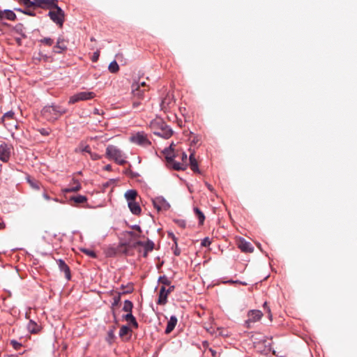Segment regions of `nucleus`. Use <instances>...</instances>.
<instances>
[{
    "mask_svg": "<svg viewBox=\"0 0 357 357\" xmlns=\"http://www.w3.org/2000/svg\"><path fill=\"white\" fill-rule=\"evenodd\" d=\"M14 116V112L12 111H9L4 114L3 116L9 119H12Z\"/></svg>",
    "mask_w": 357,
    "mask_h": 357,
    "instance_id": "obj_50",
    "label": "nucleus"
},
{
    "mask_svg": "<svg viewBox=\"0 0 357 357\" xmlns=\"http://www.w3.org/2000/svg\"><path fill=\"white\" fill-rule=\"evenodd\" d=\"M22 13H24L30 16H35V13L29 10H24V11H22Z\"/></svg>",
    "mask_w": 357,
    "mask_h": 357,
    "instance_id": "obj_51",
    "label": "nucleus"
},
{
    "mask_svg": "<svg viewBox=\"0 0 357 357\" xmlns=\"http://www.w3.org/2000/svg\"><path fill=\"white\" fill-rule=\"evenodd\" d=\"M105 156L119 165H123L127 162L126 154L114 145L109 144L107 146Z\"/></svg>",
    "mask_w": 357,
    "mask_h": 357,
    "instance_id": "obj_3",
    "label": "nucleus"
},
{
    "mask_svg": "<svg viewBox=\"0 0 357 357\" xmlns=\"http://www.w3.org/2000/svg\"><path fill=\"white\" fill-rule=\"evenodd\" d=\"M153 204L158 211H167L170 208L169 204L162 197H157L153 199Z\"/></svg>",
    "mask_w": 357,
    "mask_h": 357,
    "instance_id": "obj_8",
    "label": "nucleus"
},
{
    "mask_svg": "<svg viewBox=\"0 0 357 357\" xmlns=\"http://www.w3.org/2000/svg\"><path fill=\"white\" fill-rule=\"evenodd\" d=\"M209 351H211V354H212L213 357H216V351H214V350H213V349H209Z\"/></svg>",
    "mask_w": 357,
    "mask_h": 357,
    "instance_id": "obj_60",
    "label": "nucleus"
},
{
    "mask_svg": "<svg viewBox=\"0 0 357 357\" xmlns=\"http://www.w3.org/2000/svg\"><path fill=\"white\" fill-rule=\"evenodd\" d=\"M123 318L126 321H128L134 328H138V323L135 317L133 316L132 313H127L126 314L123 316Z\"/></svg>",
    "mask_w": 357,
    "mask_h": 357,
    "instance_id": "obj_23",
    "label": "nucleus"
},
{
    "mask_svg": "<svg viewBox=\"0 0 357 357\" xmlns=\"http://www.w3.org/2000/svg\"><path fill=\"white\" fill-rule=\"evenodd\" d=\"M132 308H133V303L129 300H126L124 301L123 310L128 313H132Z\"/></svg>",
    "mask_w": 357,
    "mask_h": 357,
    "instance_id": "obj_27",
    "label": "nucleus"
},
{
    "mask_svg": "<svg viewBox=\"0 0 357 357\" xmlns=\"http://www.w3.org/2000/svg\"><path fill=\"white\" fill-rule=\"evenodd\" d=\"M81 250L82 252H84V254H86V255H88L92 258H96V257H97L96 253L92 250L83 248Z\"/></svg>",
    "mask_w": 357,
    "mask_h": 357,
    "instance_id": "obj_36",
    "label": "nucleus"
},
{
    "mask_svg": "<svg viewBox=\"0 0 357 357\" xmlns=\"http://www.w3.org/2000/svg\"><path fill=\"white\" fill-rule=\"evenodd\" d=\"M80 188H81V185L79 183H77L76 184V185L74 187H69V188L64 189L63 192H77V191L79 190Z\"/></svg>",
    "mask_w": 357,
    "mask_h": 357,
    "instance_id": "obj_35",
    "label": "nucleus"
},
{
    "mask_svg": "<svg viewBox=\"0 0 357 357\" xmlns=\"http://www.w3.org/2000/svg\"><path fill=\"white\" fill-rule=\"evenodd\" d=\"M131 332L130 328L128 326H122L119 330V336L123 337Z\"/></svg>",
    "mask_w": 357,
    "mask_h": 357,
    "instance_id": "obj_32",
    "label": "nucleus"
},
{
    "mask_svg": "<svg viewBox=\"0 0 357 357\" xmlns=\"http://www.w3.org/2000/svg\"><path fill=\"white\" fill-rule=\"evenodd\" d=\"M194 213L197 218L199 220V224L202 225L205 220V215L203 212L197 207L194 208Z\"/></svg>",
    "mask_w": 357,
    "mask_h": 357,
    "instance_id": "obj_26",
    "label": "nucleus"
},
{
    "mask_svg": "<svg viewBox=\"0 0 357 357\" xmlns=\"http://www.w3.org/2000/svg\"><path fill=\"white\" fill-rule=\"evenodd\" d=\"M211 241L208 237L204 238L201 243L202 246L203 247H208L211 245Z\"/></svg>",
    "mask_w": 357,
    "mask_h": 357,
    "instance_id": "obj_40",
    "label": "nucleus"
},
{
    "mask_svg": "<svg viewBox=\"0 0 357 357\" xmlns=\"http://www.w3.org/2000/svg\"><path fill=\"white\" fill-rule=\"evenodd\" d=\"M189 160L192 171H193L194 172H199L198 163L197 162L194 153H190L189 156Z\"/></svg>",
    "mask_w": 357,
    "mask_h": 357,
    "instance_id": "obj_24",
    "label": "nucleus"
},
{
    "mask_svg": "<svg viewBox=\"0 0 357 357\" xmlns=\"http://www.w3.org/2000/svg\"><path fill=\"white\" fill-rule=\"evenodd\" d=\"M164 153L165 154V158L168 163L171 164L174 161V158L175 156L171 150L165 149Z\"/></svg>",
    "mask_w": 357,
    "mask_h": 357,
    "instance_id": "obj_30",
    "label": "nucleus"
},
{
    "mask_svg": "<svg viewBox=\"0 0 357 357\" xmlns=\"http://www.w3.org/2000/svg\"><path fill=\"white\" fill-rule=\"evenodd\" d=\"M263 314L260 310H252L248 312V318L250 319L253 323H255L261 319Z\"/></svg>",
    "mask_w": 357,
    "mask_h": 357,
    "instance_id": "obj_16",
    "label": "nucleus"
},
{
    "mask_svg": "<svg viewBox=\"0 0 357 357\" xmlns=\"http://www.w3.org/2000/svg\"><path fill=\"white\" fill-rule=\"evenodd\" d=\"M188 158V155L185 153H182V160H186Z\"/></svg>",
    "mask_w": 357,
    "mask_h": 357,
    "instance_id": "obj_61",
    "label": "nucleus"
},
{
    "mask_svg": "<svg viewBox=\"0 0 357 357\" xmlns=\"http://www.w3.org/2000/svg\"><path fill=\"white\" fill-rule=\"evenodd\" d=\"M20 3H22L27 8H30L31 6L36 7V1L37 0H18Z\"/></svg>",
    "mask_w": 357,
    "mask_h": 357,
    "instance_id": "obj_31",
    "label": "nucleus"
},
{
    "mask_svg": "<svg viewBox=\"0 0 357 357\" xmlns=\"http://www.w3.org/2000/svg\"><path fill=\"white\" fill-rule=\"evenodd\" d=\"M168 236L172 239L174 241V245H178L177 243V238L175 236V235L172 232L168 233Z\"/></svg>",
    "mask_w": 357,
    "mask_h": 357,
    "instance_id": "obj_44",
    "label": "nucleus"
},
{
    "mask_svg": "<svg viewBox=\"0 0 357 357\" xmlns=\"http://www.w3.org/2000/svg\"><path fill=\"white\" fill-rule=\"evenodd\" d=\"M140 85V89H146V83L145 82H139Z\"/></svg>",
    "mask_w": 357,
    "mask_h": 357,
    "instance_id": "obj_58",
    "label": "nucleus"
},
{
    "mask_svg": "<svg viewBox=\"0 0 357 357\" xmlns=\"http://www.w3.org/2000/svg\"><path fill=\"white\" fill-rule=\"evenodd\" d=\"M150 128L154 135L164 139H169L173 135L172 129L161 119H156L151 121Z\"/></svg>",
    "mask_w": 357,
    "mask_h": 357,
    "instance_id": "obj_1",
    "label": "nucleus"
},
{
    "mask_svg": "<svg viewBox=\"0 0 357 357\" xmlns=\"http://www.w3.org/2000/svg\"><path fill=\"white\" fill-rule=\"evenodd\" d=\"M0 19L1 20L6 19L8 20L14 21L16 20V15L11 10H8V9L0 10Z\"/></svg>",
    "mask_w": 357,
    "mask_h": 357,
    "instance_id": "obj_14",
    "label": "nucleus"
},
{
    "mask_svg": "<svg viewBox=\"0 0 357 357\" xmlns=\"http://www.w3.org/2000/svg\"><path fill=\"white\" fill-rule=\"evenodd\" d=\"M96 96L95 93L92 91H81L72 96L68 101L69 104H74L79 101L91 100Z\"/></svg>",
    "mask_w": 357,
    "mask_h": 357,
    "instance_id": "obj_6",
    "label": "nucleus"
},
{
    "mask_svg": "<svg viewBox=\"0 0 357 357\" xmlns=\"http://www.w3.org/2000/svg\"><path fill=\"white\" fill-rule=\"evenodd\" d=\"M27 329L31 333H37L40 330V326L33 320H30L27 324Z\"/></svg>",
    "mask_w": 357,
    "mask_h": 357,
    "instance_id": "obj_22",
    "label": "nucleus"
},
{
    "mask_svg": "<svg viewBox=\"0 0 357 357\" xmlns=\"http://www.w3.org/2000/svg\"><path fill=\"white\" fill-rule=\"evenodd\" d=\"M131 227H132V229H135V230L137 231L139 233H141V232H142L141 227H140V226H139V225H132Z\"/></svg>",
    "mask_w": 357,
    "mask_h": 357,
    "instance_id": "obj_53",
    "label": "nucleus"
},
{
    "mask_svg": "<svg viewBox=\"0 0 357 357\" xmlns=\"http://www.w3.org/2000/svg\"><path fill=\"white\" fill-rule=\"evenodd\" d=\"M67 109L59 105H47L41 111L42 115L49 121L57 120Z\"/></svg>",
    "mask_w": 357,
    "mask_h": 357,
    "instance_id": "obj_2",
    "label": "nucleus"
},
{
    "mask_svg": "<svg viewBox=\"0 0 357 357\" xmlns=\"http://www.w3.org/2000/svg\"><path fill=\"white\" fill-rule=\"evenodd\" d=\"M128 287H130V285L125 286V285L122 284V285L121 286V288L122 289H124L128 290Z\"/></svg>",
    "mask_w": 357,
    "mask_h": 357,
    "instance_id": "obj_63",
    "label": "nucleus"
},
{
    "mask_svg": "<svg viewBox=\"0 0 357 357\" xmlns=\"http://www.w3.org/2000/svg\"><path fill=\"white\" fill-rule=\"evenodd\" d=\"M124 197L128 202L135 201L137 197V192L135 190H128L126 192Z\"/></svg>",
    "mask_w": 357,
    "mask_h": 357,
    "instance_id": "obj_21",
    "label": "nucleus"
},
{
    "mask_svg": "<svg viewBox=\"0 0 357 357\" xmlns=\"http://www.w3.org/2000/svg\"><path fill=\"white\" fill-rule=\"evenodd\" d=\"M114 338V334L113 330H109L107 332V340H111Z\"/></svg>",
    "mask_w": 357,
    "mask_h": 357,
    "instance_id": "obj_48",
    "label": "nucleus"
},
{
    "mask_svg": "<svg viewBox=\"0 0 357 357\" xmlns=\"http://www.w3.org/2000/svg\"><path fill=\"white\" fill-rule=\"evenodd\" d=\"M99 56H100V50H97L96 51L93 56H91V61L95 63V62H97L98 60L99 59Z\"/></svg>",
    "mask_w": 357,
    "mask_h": 357,
    "instance_id": "obj_41",
    "label": "nucleus"
},
{
    "mask_svg": "<svg viewBox=\"0 0 357 357\" xmlns=\"http://www.w3.org/2000/svg\"><path fill=\"white\" fill-rule=\"evenodd\" d=\"M10 344L15 350L20 349L22 346L21 343L18 342L17 340H12L10 341Z\"/></svg>",
    "mask_w": 357,
    "mask_h": 357,
    "instance_id": "obj_39",
    "label": "nucleus"
},
{
    "mask_svg": "<svg viewBox=\"0 0 357 357\" xmlns=\"http://www.w3.org/2000/svg\"><path fill=\"white\" fill-rule=\"evenodd\" d=\"M67 50V46L65 44V39L60 36L57 38L56 44L53 47V52L55 54H62Z\"/></svg>",
    "mask_w": 357,
    "mask_h": 357,
    "instance_id": "obj_11",
    "label": "nucleus"
},
{
    "mask_svg": "<svg viewBox=\"0 0 357 357\" xmlns=\"http://www.w3.org/2000/svg\"><path fill=\"white\" fill-rule=\"evenodd\" d=\"M165 100H162V102H161V107H162V109H165Z\"/></svg>",
    "mask_w": 357,
    "mask_h": 357,
    "instance_id": "obj_64",
    "label": "nucleus"
},
{
    "mask_svg": "<svg viewBox=\"0 0 357 357\" xmlns=\"http://www.w3.org/2000/svg\"><path fill=\"white\" fill-rule=\"evenodd\" d=\"M128 208H129L130 211H131V213L133 215H140V213L142 212V208H141L139 203H137L136 202V200L128 202Z\"/></svg>",
    "mask_w": 357,
    "mask_h": 357,
    "instance_id": "obj_18",
    "label": "nucleus"
},
{
    "mask_svg": "<svg viewBox=\"0 0 357 357\" xmlns=\"http://www.w3.org/2000/svg\"><path fill=\"white\" fill-rule=\"evenodd\" d=\"M108 70L112 73H117L119 70V64L117 63V62L115 60L112 61L109 63V67H108Z\"/></svg>",
    "mask_w": 357,
    "mask_h": 357,
    "instance_id": "obj_28",
    "label": "nucleus"
},
{
    "mask_svg": "<svg viewBox=\"0 0 357 357\" xmlns=\"http://www.w3.org/2000/svg\"><path fill=\"white\" fill-rule=\"evenodd\" d=\"M70 202H73L75 204H82L87 201V198L84 195H77L72 196L69 198Z\"/></svg>",
    "mask_w": 357,
    "mask_h": 357,
    "instance_id": "obj_25",
    "label": "nucleus"
},
{
    "mask_svg": "<svg viewBox=\"0 0 357 357\" xmlns=\"http://www.w3.org/2000/svg\"><path fill=\"white\" fill-rule=\"evenodd\" d=\"M56 264L59 268V270L61 272H63L65 273L66 278L68 280H70V271L69 266L61 259L56 260Z\"/></svg>",
    "mask_w": 357,
    "mask_h": 357,
    "instance_id": "obj_13",
    "label": "nucleus"
},
{
    "mask_svg": "<svg viewBox=\"0 0 357 357\" xmlns=\"http://www.w3.org/2000/svg\"><path fill=\"white\" fill-rule=\"evenodd\" d=\"M177 318L175 315H172L169 319L167 327L165 328V333L169 334L175 328L177 324Z\"/></svg>",
    "mask_w": 357,
    "mask_h": 357,
    "instance_id": "obj_19",
    "label": "nucleus"
},
{
    "mask_svg": "<svg viewBox=\"0 0 357 357\" xmlns=\"http://www.w3.org/2000/svg\"><path fill=\"white\" fill-rule=\"evenodd\" d=\"M169 287L167 289H166V291L167 293V294L169 295L171 292H172L174 289H175V287L174 285H169Z\"/></svg>",
    "mask_w": 357,
    "mask_h": 357,
    "instance_id": "obj_55",
    "label": "nucleus"
},
{
    "mask_svg": "<svg viewBox=\"0 0 357 357\" xmlns=\"http://www.w3.org/2000/svg\"><path fill=\"white\" fill-rule=\"evenodd\" d=\"M158 282L164 285L171 284V281L165 275L160 276L158 278Z\"/></svg>",
    "mask_w": 357,
    "mask_h": 357,
    "instance_id": "obj_37",
    "label": "nucleus"
},
{
    "mask_svg": "<svg viewBox=\"0 0 357 357\" xmlns=\"http://www.w3.org/2000/svg\"><path fill=\"white\" fill-rule=\"evenodd\" d=\"M11 145L5 142L0 143V160L7 162L10 158Z\"/></svg>",
    "mask_w": 357,
    "mask_h": 357,
    "instance_id": "obj_7",
    "label": "nucleus"
},
{
    "mask_svg": "<svg viewBox=\"0 0 357 357\" xmlns=\"http://www.w3.org/2000/svg\"><path fill=\"white\" fill-rule=\"evenodd\" d=\"M136 245L144 247V257H146L148 253L151 252L155 247V243L150 239H148L146 241H139L136 243Z\"/></svg>",
    "mask_w": 357,
    "mask_h": 357,
    "instance_id": "obj_12",
    "label": "nucleus"
},
{
    "mask_svg": "<svg viewBox=\"0 0 357 357\" xmlns=\"http://www.w3.org/2000/svg\"><path fill=\"white\" fill-rule=\"evenodd\" d=\"M15 29L16 32L18 33L19 34H20L22 37H26V36L24 33V27L22 24H21V23L17 24L15 26Z\"/></svg>",
    "mask_w": 357,
    "mask_h": 357,
    "instance_id": "obj_33",
    "label": "nucleus"
},
{
    "mask_svg": "<svg viewBox=\"0 0 357 357\" xmlns=\"http://www.w3.org/2000/svg\"><path fill=\"white\" fill-rule=\"evenodd\" d=\"M55 10H50L48 16L52 22L59 26H62L65 20L64 11L59 6H56Z\"/></svg>",
    "mask_w": 357,
    "mask_h": 357,
    "instance_id": "obj_5",
    "label": "nucleus"
},
{
    "mask_svg": "<svg viewBox=\"0 0 357 357\" xmlns=\"http://www.w3.org/2000/svg\"><path fill=\"white\" fill-rule=\"evenodd\" d=\"M39 42L49 47L52 46L54 43V40L51 38H42L39 40Z\"/></svg>",
    "mask_w": 357,
    "mask_h": 357,
    "instance_id": "obj_34",
    "label": "nucleus"
},
{
    "mask_svg": "<svg viewBox=\"0 0 357 357\" xmlns=\"http://www.w3.org/2000/svg\"><path fill=\"white\" fill-rule=\"evenodd\" d=\"M168 236L172 239L174 241V245H178L177 243V238L175 236V235L172 232L168 233Z\"/></svg>",
    "mask_w": 357,
    "mask_h": 357,
    "instance_id": "obj_45",
    "label": "nucleus"
},
{
    "mask_svg": "<svg viewBox=\"0 0 357 357\" xmlns=\"http://www.w3.org/2000/svg\"><path fill=\"white\" fill-rule=\"evenodd\" d=\"M172 163L173 169L175 170H181V169H185V167H183V165L181 164L180 162L174 161Z\"/></svg>",
    "mask_w": 357,
    "mask_h": 357,
    "instance_id": "obj_38",
    "label": "nucleus"
},
{
    "mask_svg": "<svg viewBox=\"0 0 357 357\" xmlns=\"http://www.w3.org/2000/svg\"><path fill=\"white\" fill-rule=\"evenodd\" d=\"M128 290L123 291L122 292H119L117 295L114 296L113 302L112 303V306H117L119 304L121 301V295L126 294H130L133 291L132 287H128Z\"/></svg>",
    "mask_w": 357,
    "mask_h": 357,
    "instance_id": "obj_20",
    "label": "nucleus"
},
{
    "mask_svg": "<svg viewBox=\"0 0 357 357\" xmlns=\"http://www.w3.org/2000/svg\"><path fill=\"white\" fill-rule=\"evenodd\" d=\"M254 324L251 320H250L249 318L246 321H245V326L248 328H250L252 327V324Z\"/></svg>",
    "mask_w": 357,
    "mask_h": 357,
    "instance_id": "obj_49",
    "label": "nucleus"
},
{
    "mask_svg": "<svg viewBox=\"0 0 357 357\" xmlns=\"http://www.w3.org/2000/svg\"><path fill=\"white\" fill-rule=\"evenodd\" d=\"M172 249L174 250V255H176V256H179V255H180V254H181V250H180V249L178 248V245H173Z\"/></svg>",
    "mask_w": 357,
    "mask_h": 357,
    "instance_id": "obj_46",
    "label": "nucleus"
},
{
    "mask_svg": "<svg viewBox=\"0 0 357 357\" xmlns=\"http://www.w3.org/2000/svg\"><path fill=\"white\" fill-rule=\"evenodd\" d=\"M40 132L41 135H45V136L48 135L50 134L49 131L45 128L40 129Z\"/></svg>",
    "mask_w": 357,
    "mask_h": 357,
    "instance_id": "obj_52",
    "label": "nucleus"
},
{
    "mask_svg": "<svg viewBox=\"0 0 357 357\" xmlns=\"http://www.w3.org/2000/svg\"><path fill=\"white\" fill-rule=\"evenodd\" d=\"M6 227L4 222L3 221L1 217L0 216V229H4Z\"/></svg>",
    "mask_w": 357,
    "mask_h": 357,
    "instance_id": "obj_56",
    "label": "nucleus"
},
{
    "mask_svg": "<svg viewBox=\"0 0 357 357\" xmlns=\"http://www.w3.org/2000/svg\"><path fill=\"white\" fill-rule=\"evenodd\" d=\"M168 294L166 291L165 287H161L159 292L158 299L157 303L158 305H165L167 303Z\"/></svg>",
    "mask_w": 357,
    "mask_h": 357,
    "instance_id": "obj_17",
    "label": "nucleus"
},
{
    "mask_svg": "<svg viewBox=\"0 0 357 357\" xmlns=\"http://www.w3.org/2000/svg\"><path fill=\"white\" fill-rule=\"evenodd\" d=\"M104 169L107 170V171H110L112 169V165H107L105 167H104Z\"/></svg>",
    "mask_w": 357,
    "mask_h": 357,
    "instance_id": "obj_59",
    "label": "nucleus"
},
{
    "mask_svg": "<svg viewBox=\"0 0 357 357\" xmlns=\"http://www.w3.org/2000/svg\"><path fill=\"white\" fill-rule=\"evenodd\" d=\"M130 141L133 144L143 147H148L151 144L146 134L144 132H138L133 134L130 137Z\"/></svg>",
    "mask_w": 357,
    "mask_h": 357,
    "instance_id": "obj_4",
    "label": "nucleus"
},
{
    "mask_svg": "<svg viewBox=\"0 0 357 357\" xmlns=\"http://www.w3.org/2000/svg\"><path fill=\"white\" fill-rule=\"evenodd\" d=\"M126 233H127V234L128 236L134 237V238H139V237H141L140 234H137L135 233L132 231H126Z\"/></svg>",
    "mask_w": 357,
    "mask_h": 357,
    "instance_id": "obj_47",
    "label": "nucleus"
},
{
    "mask_svg": "<svg viewBox=\"0 0 357 357\" xmlns=\"http://www.w3.org/2000/svg\"><path fill=\"white\" fill-rule=\"evenodd\" d=\"M142 105L140 100H133L132 102V108L135 109H138Z\"/></svg>",
    "mask_w": 357,
    "mask_h": 357,
    "instance_id": "obj_42",
    "label": "nucleus"
},
{
    "mask_svg": "<svg viewBox=\"0 0 357 357\" xmlns=\"http://www.w3.org/2000/svg\"><path fill=\"white\" fill-rule=\"evenodd\" d=\"M239 249L243 252L250 253L254 250V248L250 242L246 241L245 239H242L238 243Z\"/></svg>",
    "mask_w": 357,
    "mask_h": 357,
    "instance_id": "obj_15",
    "label": "nucleus"
},
{
    "mask_svg": "<svg viewBox=\"0 0 357 357\" xmlns=\"http://www.w3.org/2000/svg\"><path fill=\"white\" fill-rule=\"evenodd\" d=\"M75 151L89 153L91 151V148L89 145L80 144L78 148L76 149Z\"/></svg>",
    "mask_w": 357,
    "mask_h": 357,
    "instance_id": "obj_29",
    "label": "nucleus"
},
{
    "mask_svg": "<svg viewBox=\"0 0 357 357\" xmlns=\"http://www.w3.org/2000/svg\"><path fill=\"white\" fill-rule=\"evenodd\" d=\"M89 154L90 155V158L93 160H97L100 158V156L98 153L91 152V151H90V153Z\"/></svg>",
    "mask_w": 357,
    "mask_h": 357,
    "instance_id": "obj_43",
    "label": "nucleus"
},
{
    "mask_svg": "<svg viewBox=\"0 0 357 357\" xmlns=\"http://www.w3.org/2000/svg\"><path fill=\"white\" fill-rule=\"evenodd\" d=\"M132 94L134 98L138 100H143L144 98V93L147 91L146 89H140L139 82H134L132 84Z\"/></svg>",
    "mask_w": 357,
    "mask_h": 357,
    "instance_id": "obj_9",
    "label": "nucleus"
},
{
    "mask_svg": "<svg viewBox=\"0 0 357 357\" xmlns=\"http://www.w3.org/2000/svg\"><path fill=\"white\" fill-rule=\"evenodd\" d=\"M29 182L30 183V185L33 188H36V189H38L39 188V185L38 184L36 183V182H33V181H31L29 180Z\"/></svg>",
    "mask_w": 357,
    "mask_h": 357,
    "instance_id": "obj_54",
    "label": "nucleus"
},
{
    "mask_svg": "<svg viewBox=\"0 0 357 357\" xmlns=\"http://www.w3.org/2000/svg\"><path fill=\"white\" fill-rule=\"evenodd\" d=\"M226 283L237 284V283H238V280H229V281L226 282Z\"/></svg>",
    "mask_w": 357,
    "mask_h": 357,
    "instance_id": "obj_62",
    "label": "nucleus"
},
{
    "mask_svg": "<svg viewBox=\"0 0 357 357\" xmlns=\"http://www.w3.org/2000/svg\"><path fill=\"white\" fill-rule=\"evenodd\" d=\"M43 197L46 199V200H50V196L45 192H43Z\"/></svg>",
    "mask_w": 357,
    "mask_h": 357,
    "instance_id": "obj_57",
    "label": "nucleus"
},
{
    "mask_svg": "<svg viewBox=\"0 0 357 357\" xmlns=\"http://www.w3.org/2000/svg\"><path fill=\"white\" fill-rule=\"evenodd\" d=\"M57 0H37L36 7L43 9H52L58 6Z\"/></svg>",
    "mask_w": 357,
    "mask_h": 357,
    "instance_id": "obj_10",
    "label": "nucleus"
}]
</instances>
